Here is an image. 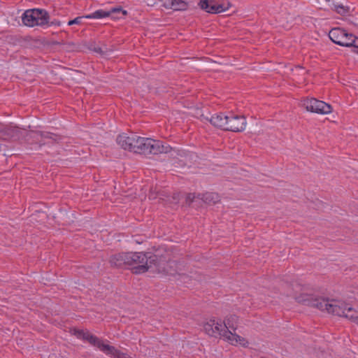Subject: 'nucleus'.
<instances>
[{
  "label": "nucleus",
  "instance_id": "obj_1",
  "mask_svg": "<svg viewBox=\"0 0 358 358\" xmlns=\"http://www.w3.org/2000/svg\"><path fill=\"white\" fill-rule=\"evenodd\" d=\"M147 262L135 268V273H144L151 271L158 273H168V261L164 255H158L151 252H147Z\"/></svg>",
  "mask_w": 358,
  "mask_h": 358
},
{
  "label": "nucleus",
  "instance_id": "obj_2",
  "mask_svg": "<svg viewBox=\"0 0 358 358\" xmlns=\"http://www.w3.org/2000/svg\"><path fill=\"white\" fill-rule=\"evenodd\" d=\"M22 22L28 27L41 26L48 24L49 13L44 9L34 8L27 10L22 17Z\"/></svg>",
  "mask_w": 358,
  "mask_h": 358
},
{
  "label": "nucleus",
  "instance_id": "obj_3",
  "mask_svg": "<svg viewBox=\"0 0 358 358\" xmlns=\"http://www.w3.org/2000/svg\"><path fill=\"white\" fill-rule=\"evenodd\" d=\"M298 303H302L306 306L317 308V309L329 313L331 302L328 299L323 297H315L312 294H301L295 297Z\"/></svg>",
  "mask_w": 358,
  "mask_h": 358
},
{
  "label": "nucleus",
  "instance_id": "obj_4",
  "mask_svg": "<svg viewBox=\"0 0 358 358\" xmlns=\"http://www.w3.org/2000/svg\"><path fill=\"white\" fill-rule=\"evenodd\" d=\"M231 3L224 0H200L198 6L203 10L210 14H219L227 10Z\"/></svg>",
  "mask_w": 358,
  "mask_h": 358
},
{
  "label": "nucleus",
  "instance_id": "obj_5",
  "mask_svg": "<svg viewBox=\"0 0 358 358\" xmlns=\"http://www.w3.org/2000/svg\"><path fill=\"white\" fill-rule=\"evenodd\" d=\"M352 36V34L341 27L333 28L329 32V37L334 43L345 47L352 46L350 40Z\"/></svg>",
  "mask_w": 358,
  "mask_h": 358
},
{
  "label": "nucleus",
  "instance_id": "obj_6",
  "mask_svg": "<svg viewBox=\"0 0 358 358\" xmlns=\"http://www.w3.org/2000/svg\"><path fill=\"white\" fill-rule=\"evenodd\" d=\"M303 106L308 111L318 114H329L332 111V107L330 104L315 98L303 100Z\"/></svg>",
  "mask_w": 358,
  "mask_h": 358
},
{
  "label": "nucleus",
  "instance_id": "obj_7",
  "mask_svg": "<svg viewBox=\"0 0 358 358\" xmlns=\"http://www.w3.org/2000/svg\"><path fill=\"white\" fill-rule=\"evenodd\" d=\"M227 124L226 125V131L233 132L243 131L246 127L247 122L244 116L234 115L229 113L228 115Z\"/></svg>",
  "mask_w": 358,
  "mask_h": 358
},
{
  "label": "nucleus",
  "instance_id": "obj_8",
  "mask_svg": "<svg viewBox=\"0 0 358 358\" xmlns=\"http://www.w3.org/2000/svg\"><path fill=\"white\" fill-rule=\"evenodd\" d=\"M147 261V252H127V266L134 274H137L134 272L135 268L145 264Z\"/></svg>",
  "mask_w": 358,
  "mask_h": 358
},
{
  "label": "nucleus",
  "instance_id": "obj_9",
  "mask_svg": "<svg viewBox=\"0 0 358 358\" xmlns=\"http://www.w3.org/2000/svg\"><path fill=\"white\" fill-rule=\"evenodd\" d=\"M127 15V11L122 8L121 6L113 8L109 10H97L92 13L89 17H93L94 19H101L106 17H112V18H121L122 17L119 15Z\"/></svg>",
  "mask_w": 358,
  "mask_h": 358
},
{
  "label": "nucleus",
  "instance_id": "obj_10",
  "mask_svg": "<svg viewBox=\"0 0 358 358\" xmlns=\"http://www.w3.org/2000/svg\"><path fill=\"white\" fill-rule=\"evenodd\" d=\"M71 331L72 334L78 338L89 342L91 345L98 348L99 350L101 348V345L103 343V341L101 339L90 334L89 331H85L76 328L73 329Z\"/></svg>",
  "mask_w": 358,
  "mask_h": 358
},
{
  "label": "nucleus",
  "instance_id": "obj_11",
  "mask_svg": "<svg viewBox=\"0 0 358 358\" xmlns=\"http://www.w3.org/2000/svg\"><path fill=\"white\" fill-rule=\"evenodd\" d=\"M136 136L135 134L129 136L122 133L117 136L116 142L122 149L134 152Z\"/></svg>",
  "mask_w": 358,
  "mask_h": 358
},
{
  "label": "nucleus",
  "instance_id": "obj_12",
  "mask_svg": "<svg viewBox=\"0 0 358 358\" xmlns=\"http://www.w3.org/2000/svg\"><path fill=\"white\" fill-rule=\"evenodd\" d=\"M148 155H159L162 153H168L171 150V147L167 144L164 143L159 140H155L150 138Z\"/></svg>",
  "mask_w": 358,
  "mask_h": 358
},
{
  "label": "nucleus",
  "instance_id": "obj_13",
  "mask_svg": "<svg viewBox=\"0 0 358 358\" xmlns=\"http://www.w3.org/2000/svg\"><path fill=\"white\" fill-rule=\"evenodd\" d=\"M69 45L71 46L73 50L84 51L85 49L90 51L96 52L101 55H104L107 53V48L105 46V50L96 45L95 41H90L89 42H83L81 44L76 45L74 43H69Z\"/></svg>",
  "mask_w": 358,
  "mask_h": 358
},
{
  "label": "nucleus",
  "instance_id": "obj_14",
  "mask_svg": "<svg viewBox=\"0 0 358 358\" xmlns=\"http://www.w3.org/2000/svg\"><path fill=\"white\" fill-rule=\"evenodd\" d=\"M20 135V129L18 127L0 124V138L7 140L11 138H18Z\"/></svg>",
  "mask_w": 358,
  "mask_h": 358
},
{
  "label": "nucleus",
  "instance_id": "obj_15",
  "mask_svg": "<svg viewBox=\"0 0 358 358\" xmlns=\"http://www.w3.org/2000/svg\"><path fill=\"white\" fill-rule=\"evenodd\" d=\"M348 306H349L345 302L332 300L331 301L330 306H329V313L339 317H343Z\"/></svg>",
  "mask_w": 358,
  "mask_h": 358
},
{
  "label": "nucleus",
  "instance_id": "obj_16",
  "mask_svg": "<svg viewBox=\"0 0 358 358\" xmlns=\"http://www.w3.org/2000/svg\"><path fill=\"white\" fill-rule=\"evenodd\" d=\"M212 125L222 130L226 131V125L227 124L228 115L222 113H217L207 118Z\"/></svg>",
  "mask_w": 358,
  "mask_h": 358
},
{
  "label": "nucleus",
  "instance_id": "obj_17",
  "mask_svg": "<svg viewBox=\"0 0 358 358\" xmlns=\"http://www.w3.org/2000/svg\"><path fill=\"white\" fill-rule=\"evenodd\" d=\"M100 350L113 358H131L127 353H124L116 349L114 346L105 344L104 343L101 345Z\"/></svg>",
  "mask_w": 358,
  "mask_h": 358
},
{
  "label": "nucleus",
  "instance_id": "obj_18",
  "mask_svg": "<svg viewBox=\"0 0 358 358\" xmlns=\"http://www.w3.org/2000/svg\"><path fill=\"white\" fill-rule=\"evenodd\" d=\"M149 141L150 138H143L136 136L134 152L141 155H148L149 145H147V144L149 143Z\"/></svg>",
  "mask_w": 358,
  "mask_h": 358
},
{
  "label": "nucleus",
  "instance_id": "obj_19",
  "mask_svg": "<svg viewBox=\"0 0 358 358\" xmlns=\"http://www.w3.org/2000/svg\"><path fill=\"white\" fill-rule=\"evenodd\" d=\"M109 262L112 266L115 267L127 266V252H120L112 255Z\"/></svg>",
  "mask_w": 358,
  "mask_h": 358
},
{
  "label": "nucleus",
  "instance_id": "obj_20",
  "mask_svg": "<svg viewBox=\"0 0 358 358\" xmlns=\"http://www.w3.org/2000/svg\"><path fill=\"white\" fill-rule=\"evenodd\" d=\"M227 333V341L232 345L239 343L243 347H248V341L243 337H241L236 334H233L231 331H225Z\"/></svg>",
  "mask_w": 358,
  "mask_h": 358
},
{
  "label": "nucleus",
  "instance_id": "obj_21",
  "mask_svg": "<svg viewBox=\"0 0 358 358\" xmlns=\"http://www.w3.org/2000/svg\"><path fill=\"white\" fill-rule=\"evenodd\" d=\"M34 132L42 138L50 140L52 143H58L62 139L61 136L49 131H35Z\"/></svg>",
  "mask_w": 358,
  "mask_h": 358
},
{
  "label": "nucleus",
  "instance_id": "obj_22",
  "mask_svg": "<svg viewBox=\"0 0 358 358\" xmlns=\"http://www.w3.org/2000/svg\"><path fill=\"white\" fill-rule=\"evenodd\" d=\"M213 331H215V336L214 337L217 338L218 336H223L225 337L226 339H227V333L225 332V331H228L225 327L224 324L222 325L221 321L219 322L215 320V325H213Z\"/></svg>",
  "mask_w": 358,
  "mask_h": 358
},
{
  "label": "nucleus",
  "instance_id": "obj_23",
  "mask_svg": "<svg viewBox=\"0 0 358 358\" xmlns=\"http://www.w3.org/2000/svg\"><path fill=\"white\" fill-rule=\"evenodd\" d=\"M238 317L235 315H231L224 321V327L227 329L235 331L237 328Z\"/></svg>",
  "mask_w": 358,
  "mask_h": 358
},
{
  "label": "nucleus",
  "instance_id": "obj_24",
  "mask_svg": "<svg viewBox=\"0 0 358 358\" xmlns=\"http://www.w3.org/2000/svg\"><path fill=\"white\" fill-rule=\"evenodd\" d=\"M201 199H202L206 203L215 204L219 201V196L215 193L207 192L202 195Z\"/></svg>",
  "mask_w": 358,
  "mask_h": 358
},
{
  "label": "nucleus",
  "instance_id": "obj_25",
  "mask_svg": "<svg viewBox=\"0 0 358 358\" xmlns=\"http://www.w3.org/2000/svg\"><path fill=\"white\" fill-rule=\"evenodd\" d=\"M345 318L349 319L353 322L358 324V312L354 310L352 307L348 306L345 313L343 316Z\"/></svg>",
  "mask_w": 358,
  "mask_h": 358
},
{
  "label": "nucleus",
  "instance_id": "obj_26",
  "mask_svg": "<svg viewBox=\"0 0 358 358\" xmlns=\"http://www.w3.org/2000/svg\"><path fill=\"white\" fill-rule=\"evenodd\" d=\"M189 8V3L183 0L173 1L172 9L178 11L187 10Z\"/></svg>",
  "mask_w": 358,
  "mask_h": 358
},
{
  "label": "nucleus",
  "instance_id": "obj_27",
  "mask_svg": "<svg viewBox=\"0 0 358 358\" xmlns=\"http://www.w3.org/2000/svg\"><path fill=\"white\" fill-rule=\"evenodd\" d=\"M334 10L341 15H346L350 13V7L343 4H334Z\"/></svg>",
  "mask_w": 358,
  "mask_h": 358
},
{
  "label": "nucleus",
  "instance_id": "obj_28",
  "mask_svg": "<svg viewBox=\"0 0 358 358\" xmlns=\"http://www.w3.org/2000/svg\"><path fill=\"white\" fill-rule=\"evenodd\" d=\"M213 325H215V320H210L206 322L204 326V330L210 336H215V331H213Z\"/></svg>",
  "mask_w": 358,
  "mask_h": 358
},
{
  "label": "nucleus",
  "instance_id": "obj_29",
  "mask_svg": "<svg viewBox=\"0 0 358 358\" xmlns=\"http://www.w3.org/2000/svg\"><path fill=\"white\" fill-rule=\"evenodd\" d=\"M90 15H91V14L87 15L77 17H76L73 20H69L68 22V25L69 26H71L73 24H80L83 22H82L83 20L85 19V18H86V19H94L93 17H89V16H90Z\"/></svg>",
  "mask_w": 358,
  "mask_h": 358
},
{
  "label": "nucleus",
  "instance_id": "obj_30",
  "mask_svg": "<svg viewBox=\"0 0 358 358\" xmlns=\"http://www.w3.org/2000/svg\"><path fill=\"white\" fill-rule=\"evenodd\" d=\"M194 199H195L194 194H192V193L188 194L186 196V203L188 204L189 206H190L191 203L194 201Z\"/></svg>",
  "mask_w": 358,
  "mask_h": 358
},
{
  "label": "nucleus",
  "instance_id": "obj_31",
  "mask_svg": "<svg viewBox=\"0 0 358 358\" xmlns=\"http://www.w3.org/2000/svg\"><path fill=\"white\" fill-rule=\"evenodd\" d=\"M350 43H352L351 47H354L357 49V52L358 53V37H356L355 35L352 37L350 40Z\"/></svg>",
  "mask_w": 358,
  "mask_h": 358
},
{
  "label": "nucleus",
  "instance_id": "obj_32",
  "mask_svg": "<svg viewBox=\"0 0 358 358\" xmlns=\"http://www.w3.org/2000/svg\"><path fill=\"white\" fill-rule=\"evenodd\" d=\"M45 25H48V26H60L61 25V22L59 21V20H54L53 21H51L50 22L48 20V24H46Z\"/></svg>",
  "mask_w": 358,
  "mask_h": 358
},
{
  "label": "nucleus",
  "instance_id": "obj_33",
  "mask_svg": "<svg viewBox=\"0 0 358 358\" xmlns=\"http://www.w3.org/2000/svg\"><path fill=\"white\" fill-rule=\"evenodd\" d=\"M144 2L148 5L152 6L159 2L160 0H143Z\"/></svg>",
  "mask_w": 358,
  "mask_h": 358
},
{
  "label": "nucleus",
  "instance_id": "obj_34",
  "mask_svg": "<svg viewBox=\"0 0 358 358\" xmlns=\"http://www.w3.org/2000/svg\"><path fill=\"white\" fill-rule=\"evenodd\" d=\"M45 143H41V142H40L39 145H40V146H42V145H45Z\"/></svg>",
  "mask_w": 358,
  "mask_h": 358
},
{
  "label": "nucleus",
  "instance_id": "obj_35",
  "mask_svg": "<svg viewBox=\"0 0 358 358\" xmlns=\"http://www.w3.org/2000/svg\"><path fill=\"white\" fill-rule=\"evenodd\" d=\"M136 243H140L141 242L139 241V240H137V241H136Z\"/></svg>",
  "mask_w": 358,
  "mask_h": 358
},
{
  "label": "nucleus",
  "instance_id": "obj_36",
  "mask_svg": "<svg viewBox=\"0 0 358 358\" xmlns=\"http://www.w3.org/2000/svg\"><path fill=\"white\" fill-rule=\"evenodd\" d=\"M357 299H358V292H357Z\"/></svg>",
  "mask_w": 358,
  "mask_h": 358
}]
</instances>
